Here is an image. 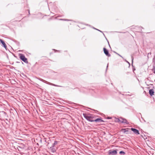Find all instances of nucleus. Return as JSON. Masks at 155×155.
I'll use <instances>...</instances> for the list:
<instances>
[{
	"instance_id": "f257e3e1",
	"label": "nucleus",
	"mask_w": 155,
	"mask_h": 155,
	"mask_svg": "<svg viewBox=\"0 0 155 155\" xmlns=\"http://www.w3.org/2000/svg\"><path fill=\"white\" fill-rule=\"evenodd\" d=\"M84 117L87 120L90 122H94V118L93 115L83 114Z\"/></svg>"
},
{
	"instance_id": "f03ea898",
	"label": "nucleus",
	"mask_w": 155,
	"mask_h": 155,
	"mask_svg": "<svg viewBox=\"0 0 155 155\" xmlns=\"http://www.w3.org/2000/svg\"><path fill=\"white\" fill-rule=\"evenodd\" d=\"M19 55H20V58L21 60L25 63L28 62L27 59L25 57L23 54H20Z\"/></svg>"
},
{
	"instance_id": "7ed1b4c3",
	"label": "nucleus",
	"mask_w": 155,
	"mask_h": 155,
	"mask_svg": "<svg viewBox=\"0 0 155 155\" xmlns=\"http://www.w3.org/2000/svg\"><path fill=\"white\" fill-rule=\"evenodd\" d=\"M117 150H110L108 151V154L109 155H116L117 153Z\"/></svg>"
},
{
	"instance_id": "20e7f679",
	"label": "nucleus",
	"mask_w": 155,
	"mask_h": 155,
	"mask_svg": "<svg viewBox=\"0 0 155 155\" xmlns=\"http://www.w3.org/2000/svg\"><path fill=\"white\" fill-rule=\"evenodd\" d=\"M42 81L43 82H44L47 84H48L49 85H52V86H56V87H61V86H59V85H56V84H52V83H51L50 82H48L43 79Z\"/></svg>"
},
{
	"instance_id": "39448f33",
	"label": "nucleus",
	"mask_w": 155,
	"mask_h": 155,
	"mask_svg": "<svg viewBox=\"0 0 155 155\" xmlns=\"http://www.w3.org/2000/svg\"><path fill=\"white\" fill-rule=\"evenodd\" d=\"M104 51V54L108 57H110L111 55L109 54L108 51L105 48H103Z\"/></svg>"
},
{
	"instance_id": "423d86ee",
	"label": "nucleus",
	"mask_w": 155,
	"mask_h": 155,
	"mask_svg": "<svg viewBox=\"0 0 155 155\" xmlns=\"http://www.w3.org/2000/svg\"><path fill=\"white\" fill-rule=\"evenodd\" d=\"M131 130L136 134H140L138 130L135 128H132L131 129Z\"/></svg>"
},
{
	"instance_id": "0eeeda50",
	"label": "nucleus",
	"mask_w": 155,
	"mask_h": 155,
	"mask_svg": "<svg viewBox=\"0 0 155 155\" xmlns=\"http://www.w3.org/2000/svg\"><path fill=\"white\" fill-rule=\"evenodd\" d=\"M50 149L51 152L53 153H54L56 151V149L54 148V146L52 145V146L50 147Z\"/></svg>"
},
{
	"instance_id": "6e6552de",
	"label": "nucleus",
	"mask_w": 155,
	"mask_h": 155,
	"mask_svg": "<svg viewBox=\"0 0 155 155\" xmlns=\"http://www.w3.org/2000/svg\"><path fill=\"white\" fill-rule=\"evenodd\" d=\"M120 119L122 120V121L121 122V123H125L127 124H128L129 123L127 122V120L126 119L124 118H120Z\"/></svg>"
},
{
	"instance_id": "1a4fd4ad",
	"label": "nucleus",
	"mask_w": 155,
	"mask_h": 155,
	"mask_svg": "<svg viewBox=\"0 0 155 155\" xmlns=\"http://www.w3.org/2000/svg\"><path fill=\"white\" fill-rule=\"evenodd\" d=\"M0 41L1 42V43L3 45V47L6 49V48L7 47V46L6 45L5 43L4 42V41L2 39H0Z\"/></svg>"
},
{
	"instance_id": "9d476101",
	"label": "nucleus",
	"mask_w": 155,
	"mask_h": 155,
	"mask_svg": "<svg viewBox=\"0 0 155 155\" xmlns=\"http://www.w3.org/2000/svg\"><path fill=\"white\" fill-rule=\"evenodd\" d=\"M154 91L152 89H150L149 91V93L150 95L152 96L154 94Z\"/></svg>"
},
{
	"instance_id": "9b49d317",
	"label": "nucleus",
	"mask_w": 155,
	"mask_h": 155,
	"mask_svg": "<svg viewBox=\"0 0 155 155\" xmlns=\"http://www.w3.org/2000/svg\"><path fill=\"white\" fill-rule=\"evenodd\" d=\"M94 121L95 122H103L104 121L100 118H97L94 119Z\"/></svg>"
},
{
	"instance_id": "f8f14e48",
	"label": "nucleus",
	"mask_w": 155,
	"mask_h": 155,
	"mask_svg": "<svg viewBox=\"0 0 155 155\" xmlns=\"http://www.w3.org/2000/svg\"><path fill=\"white\" fill-rule=\"evenodd\" d=\"M127 129H128L127 128H126V129H121V130L124 133H126V132H127L128 131V130H127Z\"/></svg>"
},
{
	"instance_id": "ddd939ff",
	"label": "nucleus",
	"mask_w": 155,
	"mask_h": 155,
	"mask_svg": "<svg viewBox=\"0 0 155 155\" xmlns=\"http://www.w3.org/2000/svg\"><path fill=\"white\" fill-rule=\"evenodd\" d=\"M119 153L120 154H122V155H125V152L123 151H120L119 152Z\"/></svg>"
},
{
	"instance_id": "4468645a",
	"label": "nucleus",
	"mask_w": 155,
	"mask_h": 155,
	"mask_svg": "<svg viewBox=\"0 0 155 155\" xmlns=\"http://www.w3.org/2000/svg\"><path fill=\"white\" fill-rule=\"evenodd\" d=\"M115 120L116 122H119L120 121V119L115 118Z\"/></svg>"
},
{
	"instance_id": "2eb2a0df",
	"label": "nucleus",
	"mask_w": 155,
	"mask_h": 155,
	"mask_svg": "<svg viewBox=\"0 0 155 155\" xmlns=\"http://www.w3.org/2000/svg\"><path fill=\"white\" fill-rule=\"evenodd\" d=\"M57 143H58V142L56 141H55L54 142V143L52 144V145L54 146L55 145L57 144Z\"/></svg>"
},
{
	"instance_id": "dca6fc26",
	"label": "nucleus",
	"mask_w": 155,
	"mask_h": 155,
	"mask_svg": "<svg viewBox=\"0 0 155 155\" xmlns=\"http://www.w3.org/2000/svg\"><path fill=\"white\" fill-rule=\"evenodd\" d=\"M60 20H65V21H70V20H69L66 19H60Z\"/></svg>"
},
{
	"instance_id": "f3484780",
	"label": "nucleus",
	"mask_w": 155,
	"mask_h": 155,
	"mask_svg": "<svg viewBox=\"0 0 155 155\" xmlns=\"http://www.w3.org/2000/svg\"><path fill=\"white\" fill-rule=\"evenodd\" d=\"M93 28L94 29H96V30H98V31H100V32H102L101 31V30H98V29H96V28Z\"/></svg>"
},
{
	"instance_id": "a211bd4d",
	"label": "nucleus",
	"mask_w": 155,
	"mask_h": 155,
	"mask_svg": "<svg viewBox=\"0 0 155 155\" xmlns=\"http://www.w3.org/2000/svg\"><path fill=\"white\" fill-rule=\"evenodd\" d=\"M115 53L116 54H117V55H118L119 56L123 58V57L120 54H118L117 53H116V52H115Z\"/></svg>"
},
{
	"instance_id": "6ab92c4d",
	"label": "nucleus",
	"mask_w": 155,
	"mask_h": 155,
	"mask_svg": "<svg viewBox=\"0 0 155 155\" xmlns=\"http://www.w3.org/2000/svg\"><path fill=\"white\" fill-rule=\"evenodd\" d=\"M131 59H132V63H133V61L134 58L132 56H131Z\"/></svg>"
},
{
	"instance_id": "aec40b11",
	"label": "nucleus",
	"mask_w": 155,
	"mask_h": 155,
	"mask_svg": "<svg viewBox=\"0 0 155 155\" xmlns=\"http://www.w3.org/2000/svg\"><path fill=\"white\" fill-rule=\"evenodd\" d=\"M125 61L127 63H128L129 64V65H130V63H129V62H128L127 61V60H125Z\"/></svg>"
},
{
	"instance_id": "412c9836",
	"label": "nucleus",
	"mask_w": 155,
	"mask_h": 155,
	"mask_svg": "<svg viewBox=\"0 0 155 155\" xmlns=\"http://www.w3.org/2000/svg\"><path fill=\"white\" fill-rule=\"evenodd\" d=\"M38 79L41 81H42L43 80V79L41 78H39Z\"/></svg>"
},
{
	"instance_id": "4be33fe9",
	"label": "nucleus",
	"mask_w": 155,
	"mask_h": 155,
	"mask_svg": "<svg viewBox=\"0 0 155 155\" xmlns=\"http://www.w3.org/2000/svg\"><path fill=\"white\" fill-rule=\"evenodd\" d=\"M122 121V120L120 119V121L119 122H120L121 123V122Z\"/></svg>"
},
{
	"instance_id": "5701e85b",
	"label": "nucleus",
	"mask_w": 155,
	"mask_h": 155,
	"mask_svg": "<svg viewBox=\"0 0 155 155\" xmlns=\"http://www.w3.org/2000/svg\"><path fill=\"white\" fill-rule=\"evenodd\" d=\"M107 118H108V119H111V117H107Z\"/></svg>"
},
{
	"instance_id": "b1692460",
	"label": "nucleus",
	"mask_w": 155,
	"mask_h": 155,
	"mask_svg": "<svg viewBox=\"0 0 155 155\" xmlns=\"http://www.w3.org/2000/svg\"><path fill=\"white\" fill-rule=\"evenodd\" d=\"M108 64H107V68H106V70H107V68H108Z\"/></svg>"
},
{
	"instance_id": "393cba45",
	"label": "nucleus",
	"mask_w": 155,
	"mask_h": 155,
	"mask_svg": "<svg viewBox=\"0 0 155 155\" xmlns=\"http://www.w3.org/2000/svg\"><path fill=\"white\" fill-rule=\"evenodd\" d=\"M154 73L155 74V68L154 69Z\"/></svg>"
},
{
	"instance_id": "a878e982",
	"label": "nucleus",
	"mask_w": 155,
	"mask_h": 155,
	"mask_svg": "<svg viewBox=\"0 0 155 155\" xmlns=\"http://www.w3.org/2000/svg\"><path fill=\"white\" fill-rule=\"evenodd\" d=\"M3 112L4 113V114H6V113L5 112H4V111H3Z\"/></svg>"
},
{
	"instance_id": "bb28decb",
	"label": "nucleus",
	"mask_w": 155,
	"mask_h": 155,
	"mask_svg": "<svg viewBox=\"0 0 155 155\" xmlns=\"http://www.w3.org/2000/svg\"><path fill=\"white\" fill-rule=\"evenodd\" d=\"M28 12H29V14H30V12H29V10H28Z\"/></svg>"
},
{
	"instance_id": "cd10ccee",
	"label": "nucleus",
	"mask_w": 155,
	"mask_h": 155,
	"mask_svg": "<svg viewBox=\"0 0 155 155\" xmlns=\"http://www.w3.org/2000/svg\"><path fill=\"white\" fill-rule=\"evenodd\" d=\"M139 28H140V27H138Z\"/></svg>"
}]
</instances>
